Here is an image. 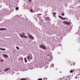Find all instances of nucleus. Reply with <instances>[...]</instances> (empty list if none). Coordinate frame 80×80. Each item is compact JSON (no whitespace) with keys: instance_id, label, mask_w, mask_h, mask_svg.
<instances>
[{"instance_id":"nucleus-1","label":"nucleus","mask_w":80,"mask_h":80,"mask_svg":"<svg viewBox=\"0 0 80 80\" xmlns=\"http://www.w3.org/2000/svg\"><path fill=\"white\" fill-rule=\"evenodd\" d=\"M11 0H7L6 2V3L7 5H8L9 7H11V3H10Z\"/></svg>"},{"instance_id":"nucleus-2","label":"nucleus","mask_w":80,"mask_h":80,"mask_svg":"<svg viewBox=\"0 0 80 80\" xmlns=\"http://www.w3.org/2000/svg\"><path fill=\"white\" fill-rule=\"evenodd\" d=\"M27 60L28 61H30L31 60H33V58H32V55H31L30 56H27Z\"/></svg>"},{"instance_id":"nucleus-3","label":"nucleus","mask_w":80,"mask_h":80,"mask_svg":"<svg viewBox=\"0 0 80 80\" xmlns=\"http://www.w3.org/2000/svg\"><path fill=\"white\" fill-rule=\"evenodd\" d=\"M38 17L36 16L34 17V19H35L36 22H37L38 20V19H39L38 18H42V17L40 16H38Z\"/></svg>"},{"instance_id":"nucleus-4","label":"nucleus","mask_w":80,"mask_h":80,"mask_svg":"<svg viewBox=\"0 0 80 80\" xmlns=\"http://www.w3.org/2000/svg\"><path fill=\"white\" fill-rule=\"evenodd\" d=\"M40 48L44 49V50H45L46 49V46L43 45H40Z\"/></svg>"},{"instance_id":"nucleus-5","label":"nucleus","mask_w":80,"mask_h":80,"mask_svg":"<svg viewBox=\"0 0 80 80\" xmlns=\"http://www.w3.org/2000/svg\"><path fill=\"white\" fill-rule=\"evenodd\" d=\"M40 24L41 25H44L45 24V22L43 21V19H41L40 20Z\"/></svg>"},{"instance_id":"nucleus-6","label":"nucleus","mask_w":80,"mask_h":80,"mask_svg":"<svg viewBox=\"0 0 80 80\" xmlns=\"http://www.w3.org/2000/svg\"><path fill=\"white\" fill-rule=\"evenodd\" d=\"M47 56L49 57L51 59H52V57H53V56H52V53H50V54H47Z\"/></svg>"},{"instance_id":"nucleus-7","label":"nucleus","mask_w":80,"mask_h":80,"mask_svg":"<svg viewBox=\"0 0 80 80\" xmlns=\"http://www.w3.org/2000/svg\"><path fill=\"white\" fill-rule=\"evenodd\" d=\"M76 72L77 73H78L77 74L78 75H80V69H77L76 70Z\"/></svg>"},{"instance_id":"nucleus-8","label":"nucleus","mask_w":80,"mask_h":80,"mask_svg":"<svg viewBox=\"0 0 80 80\" xmlns=\"http://www.w3.org/2000/svg\"><path fill=\"white\" fill-rule=\"evenodd\" d=\"M39 7L38 6H37V7H35L34 8L35 10L36 11H38L40 10V8H39Z\"/></svg>"},{"instance_id":"nucleus-9","label":"nucleus","mask_w":80,"mask_h":80,"mask_svg":"<svg viewBox=\"0 0 80 80\" xmlns=\"http://www.w3.org/2000/svg\"><path fill=\"white\" fill-rule=\"evenodd\" d=\"M20 36L21 37H24V38H28V37H27V36L26 35H24L22 34H20Z\"/></svg>"},{"instance_id":"nucleus-10","label":"nucleus","mask_w":80,"mask_h":80,"mask_svg":"<svg viewBox=\"0 0 80 80\" xmlns=\"http://www.w3.org/2000/svg\"><path fill=\"white\" fill-rule=\"evenodd\" d=\"M63 22H64V24H66V25H70V22H68L64 21Z\"/></svg>"},{"instance_id":"nucleus-11","label":"nucleus","mask_w":80,"mask_h":80,"mask_svg":"<svg viewBox=\"0 0 80 80\" xmlns=\"http://www.w3.org/2000/svg\"><path fill=\"white\" fill-rule=\"evenodd\" d=\"M28 36L30 38H31V39H33V36L30 35L29 34H28Z\"/></svg>"},{"instance_id":"nucleus-12","label":"nucleus","mask_w":80,"mask_h":80,"mask_svg":"<svg viewBox=\"0 0 80 80\" xmlns=\"http://www.w3.org/2000/svg\"><path fill=\"white\" fill-rule=\"evenodd\" d=\"M59 18H61V19L62 20H65V19H66V18H63V17L61 16H59Z\"/></svg>"},{"instance_id":"nucleus-13","label":"nucleus","mask_w":80,"mask_h":80,"mask_svg":"<svg viewBox=\"0 0 80 80\" xmlns=\"http://www.w3.org/2000/svg\"><path fill=\"white\" fill-rule=\"evenodd\" d=\"M29 80V79L28 78H21L20 79V80Z\"/></svg>"},{"instance_id":"nucleus-14","label":"nucleus","mask_w":80,"mask_h":80,"mask_svg":"<svg viewBox=\"0 0 80 80\" xmlns=\"http://www.w3.org/2000/svg\"><path fill=\"white\" fill-rule=\"evenodd\" d=\"M7 30V29L6 28H0V31H1V30Z\"/></svg>"},{"instance_id":"nucleus-15","label":"nucleus","mask_w":80,"mask_h":80,"mask_svg":"<svg viewBox=\"0 0 80 80\" xmlns=\"http://www.w3.org/2000/svg\"><path fill=\"white\" fill-rule=\"evenodd\" d=\"M0 74H1V75H3V71L0 70Z\"/></svg>"},{"instance_id":"nucleus-16","label":"nucleus","mask_w":80,"mask_h":80,"mask_svg":"<svg viewBox=\"0 0 80 80\" xmlns=\"http://www.w3.org/2000/svg\"><path fill=\"white\" fill-rule=\"evenodd\" d=\"M75 64V63H74V62H72L71 63V66H72V65H74Z\"/></svg>"},{"instance_id":"nucleus-17","label":"nucleus","mask_w":80,"mask_h":80,"mask_svg":"<svg viewBox=\"0 0 80 80\" xmlns=\"http://www.w3.org/2000/svg\"><path fill=\"white\" fill-rule=\"evenodd\" d=\"M3 57H5L6 58H7L8 57V56L6 54H4Z\"/></svg>"},{"instance_id":"nucleus-18","label":"nucleus","mask_w":80,"mask_h":80,"mask_svg":"<svg viewBox=\"0 0 80 80\" xmlns=\"http://www.w3.org/2000/svg\"><path fill=\"white\" fill-rule=\"evenodd\" d=\"M46 19L48 20H50V17H47L46 18Z\"/></svg>"},{"instance_id":"nucleus-19","label":"nucleus","mask_w":80,"mask_h":80,"mask_svg":"<svg viewBox=\"0 0 80 80\" xmlns=\"http://www.w3.org/2000/svg\"><path fill=\"white\" fill-rule=\"evenodd\" d=\"M24 61L25 63L27 62V58H24Z\"/></svg>"},{"instance_id":"nucleus-20","label":"nucleus","mask_w":80,"mask_h":80,"mask_svg":"<svg viewBox=\"0 0 80 80\" xmlns=\"http://www.w3.org/2000/svg\"><path fill=\"white\" fill-rule=\"evenodd\" d=\"M9 70V68H7L6 69H5L4 70V72H6L8 70Z\"/></svg>"},{"instance_id":"nucleus-21","label":"nucleus","mask_w":80,"mask_h":80,"mask_svg":"<svg viewBox=\"0 0 80 80\" xmlns=\"http://www.w3.org/2000/svg\"><path fill=\"white\" fill-rule=\"evenodd\" d=\"M0 50H6V49H5V48H0Z\"/></svg>"},{"instance_id":"nucleus-22","label":"nucleus","mask_w":80,"mask_h":80,"mask_svg":"<svg viewBox=\"0 0 80 80\" xmlns=\"http://www.w3.org/2000/svg\"><path fill=\"white\" fill-rule=\"evenodd\" d=\"M73 72H74V70H71L70 71V73H73Z\"/></svg>"},{"instance_id":"nucleus-23","label":"nucleus","mask_w":80,"mask_h":80,"mask_svg":"<svg viewBox=\"0 0 80 80\" xmlns=\"http://www.w3.org/2000/svg\"><path fill=\"white\" fill-rule=\"evenodd\" d=\"M70 79V76H67V80H69Z\"/></svg>"},{"instance_id":"nucleus-24","label":"nucleus","mask_w":80,"mask_h":80,"mask_svg":"<svg viewBox=\"0 0 80 80\" xmlns=\"http://www.w3.org/2000/svg\"><path fill=\"white\" fill-rule=\"evenodd\" d=\"M78 35H80V30H78Z\"/></svg>"},{"instance_id":"nucleus-25","label":"nucleus","mask_w":80,"mask_h":80,"mask_svg":"<svg viewBox=\"0 0 80 80\" xmlns=\"http://www.w3.org/2000/svg\"><path fill=\"white\" fill-rule=\"evenodd\" d=\"M54 67V64H51V67Z\"/></svg>"},{"instance_id":"nucleus-26","label":"nucleus","mask_w":80,"mask_h":80,"mask_svg":"<svg viewBox=\"0 0 80 80\" xmlns=\"http://www.w3.org/2000/svg\"><path fill=\"white\" fill-rule=\"evenodd\" d=\"M5 11H6V12H7L8 11V10L7 9H6L5 10Z\"/></svg>"},{"instance_id":"nucleus-27","label":"nucleus","mask_w":80,"mask_h":80,"mask_svg":"<svg viewBox=\"0 0 80 80\" xmlns=\"http://www.w3.org/2000/svg\"><path fill=\"white\" fill-rule=\"evenodd\" d=\"M30 11L31 12H34V11H33V10H32V9H31L30 10Z\"/></svg>"},{"instance_id":"nucleus-28","label":"nucleus","mask_w":80,"mask_h":80,"mask_svg":"<svg viewBox=\"0 0 80 80\" xmlns=\"http://www.w3.org/2000/svg\"><path fill=\"white\" fill-rule=\"evenodd\" d=\"M19 8H18V7H17L16 8V10H18Z\"/></svg>"},{"instance_id":"nucleus-29","label":"nucleus","mask_w":80,"mask_h":80,"mask_svg":"<svg viewBox=\"0 0 80 80\" xmlns=\"http://www.w3.org/2000/svg\"><path fill=\"white\" fill-rule=\"evenodd\" d=\"M52 14H53V15H56V14H57V12H52Z\"/></svg>"},{"instance_id":"nucleus-30","label":"nucleus","mask_w":80,"mask_h":80,"mask_svg":"<svg viewBox=\"0 0 80 80\" xmlns=\"http://www.w3.org/2000/svg\"><path fill=\"white\" fill-rule=\"evenodd\" d=\"M26 6H27V5H26V4H24V5L23 6V7H24V8H25V7H26Z\"/></svg>"},{"instance_id":"nucleus-31","label":"nucleus","mask_w":80,"mask_h":80,"mask_svg":"<svg viewBox=\"0 0 80 80\" xmlns=\"http://www.w3.org/2000/svg\"><path fill=\"white\" fill-rule=\"evenodd\" d=\"M16 48H17V49L18 50H19V47H18L17 46L16 47Z\"/></svg>"},{"instance_id":"nucleus-32","label":"nucleus","mask_w":80,"mask_h":80,"mask_svg":"<svg viewBox=\"0 0 80 80\" xmlns=\"http://www.w3.org/2000/svg\"><path fill=\"white\" fill-rule=\"evenodd\" d=\"M47 12H48V10H46V12H45V13L46 14V15H47Z\"/></svg>"},{"instance_id":"nucleus-33","label":"nucleus","mask_w":80,"mask_h":80,"mask_svg":"<svg viewBox=\"0 0 80 80\" xmlns=\"http://www.w3.org/2000/svg\"><path fill=\"white\" fill-rule=\"evenodd\" d=\"M19 59H20V60H23V58H20Z\"/></svg>"},{"instance_id":"nucleus-34","label":"nucleus","mask_w":80,"mask_h":80,"mask_svg":"<svg viewBox=\"0 0 80 80\" xmlns=\"http://www.w3.org/2000/svg\"><path fill=\"white\" fill-rule=\"evenodd\" d=\"M22 34L23 35H25V33L24 32H22Z\"/></svg>"},{"instance_id":"nucleus-35","label":"nucleus","mask_w":80,"mask_h":80,"mask_svg":"<svg viewBox=\"0 0 80 80\" xmlns=\"http://www.w3.org/2000/svg\"><path fill=\"white\" fill-rule=\"evenodd\" d=\"M3 61H4L3 59H1V62H3Z\"/></svg>"},{"instance_id":"nucleus-36","label":"nucleus","mask_w":80,"mask_h":80,"mask_svg":"<svg viewBox=\"0 0 80 80\" xmlns=\"http://www.w3.org/2000/svg\"><path fill=\"white\" fill-rule=\"evenodd\" d=\"M64 12H63L62 13V16H63V15H64Z\"/></svg>"},{"instance_id":"nucleus-37","label":"nucleus","mask_w":80,"mask_h":80,"mask_svg":"<svg viewBox=\"0 0 80 80\" xmlns=\"http://www.w3.org/2000/svg\"><path fill=\"white\" fill-rule=\"evenodd\" d=\"M42 15V14H41V13H40V14H37V15H38H38H39V16H40V15Z\"/></svg>"},{"instance_id":"nucleus-38","label":"nucleus","mask_w":80,"mask_h":80,"mask_svg":"<svg viewBox=\"0 0 80 80\" xmlns=\"http://www.w3.org/2000/svg\"><path fill=\"white\" fill-rule=\"evenodd\" d=\"M59 46H62V44H59Z\"/></svg>"},{"instance_id":"nucleus-39","label":"nucleus","mask_w":80,"mask_h":80,"mask_svg":"<svg viewBox=\"0 0 80 80\" xmlns=\"http://www.w3.org/2000/svg\"><path fill=\"white\" fill-rule=\"evenodd\" d=\"M38 80H42V78H40L38 79Z\"/></svg>"},{"instance_id":"nucleus-40","label":"nucleus","mask_w":80,"mask_h":80,"mask_svg":"<svg viewBox=\"0 0 80 80\" xmlns=\"http://www.w3.org/2000/svg\"><path fill=\"white\" fill-rule=\"evenodd\" d=\"M58 80H62V78H59V79H58Z\"/></svg>"},{"instance_id":"nucleus-41","label":"nucleus","mask_w":80,"mask_h":80,"mask_svg":"<svg viewBox=\"0 0 80 80\" xmlns=\"http://www.w3.org/2000/svg\"><path fill=\"white\" fill-rule=\"evenodd\" d=\"M28 2H29V3L31 2V0H28Z\"/></svg>"},{"instance_id":"nucleus-42","label":"nucleus","mask_w":80,"mask_h":80,"mask_svg":"<svg viewBox=\"0 0 80 80\" xmlns=\"http://www.w3.org/2000/svg\"><path fill=\"white\" fill-rule=\"evenodd\" d=\"M53 17H56V16H55V15H53Z\"/></svg>"},{"instance_id":"nucleus-43","label":"nucleus","mask_w":80,"mask_h":80,"mask_svg":"<svg viewBox=\"0 0 80 80\" xmlns=\"http://www.w3.org/2000/svg\"><path fill=\"white\" fill-rule=\"evenodd\" d=\"M58 54H60V52H58Z\"/></svg>"},{"instance_id":"nucleus-44","label":"nucleus","mask_w":80,"mask_h":80,"mask_svg":"<svg viewBox=\"0 0 80 80\" xmlns=\"http://www.w3.org/2000/svg\"><path fill=\"white\" fill-rule=\"evenodd\" d=\"M40 68H42V67H40Z\"/></svg>"},{"instance_id":"nucleus-45","label":"nucleus","mask_w":80,"mask_h":80,"mask_svg":"<svg viewBox=\"0 0 80 80\" xmlns=\"http://www.w3.org/2000/svg\"><path fill=\"white\" fill-rule=\"evenodd\" d=\"M75 78H76V79L77 78V77H76V76Z\"/></svg>"},{"instance_id":"nucleus-46","label":"nucleus","mask_w":80,"mask_h":80,"mask_svg":"<svg viewBox=\"0 0 80 80\" xmlns=\"http://www.w3.org/2000/svg\"><path fill=\"white\" fill-rule=\"evenodd\" d=\"M78 7H79V8H80V6H79Z\"/></svg>"},{"instance_id":"nucleus-47","label":"nucleus","mask_w":80,"mask_h":80,"mask_svg":"<svg viewBox=\"0 0 80 80\" xmlns=\"http://www.w3.org/2000/svg\"><path fill=\"white\" fill-rule=\"evenodd\" d=\"M29 68H30V67L29 66Z\"/></svg>"},{"instance_id":"nucleus-48","label":"nucleus","mask_w":80,"mask_h":80,"mask_svg":"<svg viewBox=\"0 0 80 80\" xmlns=\"http://www.w3.org/2000/svg\"><path fill=\"white\" fill-rule=\"evenodd\" d=\"M79 2H80V1H79Z\"/></svg>"},{"instance_id":"nucleus-49","label":"nucleus","mask_w":80,"mask_h":80,"mask_svg":"<svg viewBox=\"0 0 80 80\" xmlns=\"http://www.w3.org/2000/svg\"><path fill=\"white\" fill-rule=\"evenodd\" d=\"M76 34H77V33H76Z\"/></svg>"},{"instance_id":"nucleus-50","label":"nucleus","mask_w":80,"mask_h":80,"mask_svg":"<svg viewBox=\"0 0 80 80\" xmlns=\"http://www.w3.org/2000/svg\"><path fill=\"white\" fill-rule=\"evenodd\" d=\"M1 7L0 6V8Z\"/></svg>"}]
</instances>
